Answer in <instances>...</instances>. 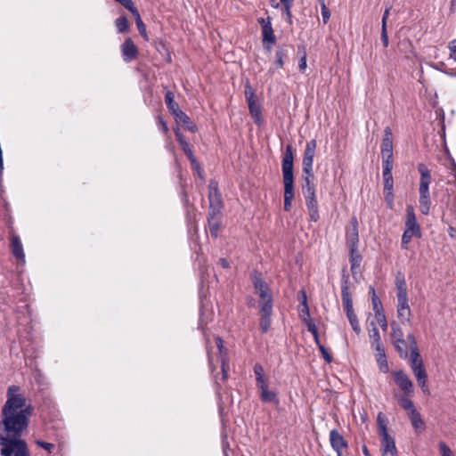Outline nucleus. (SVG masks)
Masks as SVG:
<instances>
[{
  "instance_id": "nucleus-1",
  "label": "nucleus",
  "mask_w": 456,
  "mask_h": 456,
  "mask_svg": "<svg viewBox=\"0 0 456 456\" xmlns=\"http://www.w3.org/2000/svg\"><path fill=\"white\" fill-rule=\"evenodd\" d=\"M17 386H11L7 390V400L2 409L0 428H28L33 408L26 403V398L20 394Z\"/></svg>"
},
{
  "instance_id": "nucleus-2",
  "label": "nucleus",
  "mask_w": 456,
  "mask_h": 456,
  "mask_svg": "<svg viewBox=\"0 0 456 456\" xmlns=\"http://www.w3.org/2000/svg\"><path fill=\"white\" fill-rule=\"evenodd\" d=\"M0 435V456H31L28 446L20 436L23 429H4Z\"/></svg>"
},
{
  "instance_id": "nucleus-3",
  "label": "nucleus",
  "mask_w": 456,
  "mask_h": 456,
  "mask_svg": "<svg viewBox=\"0 0 456 456\" xmlns=\"http://www.w3.org/2000/svg\"><path fill=\"white\" fill-rule=\"evenodd\" d=\"M293 147L288 144L282 155L281 170L284 184V210L289 211L294 199Z\"/></svg>"
},
{
  "instance_id": "nucleus-4",
  "label": "nucleus",
  "mask_w": 456,
  "mask_h": 456,
  "mask_svg": "<svg viewBox=\"0 0 456 456\" xmlns=\"http://www.w3.org/2000/svg\"><path fill=\"white\" fill-rule=\"evenodd\" d=\"M417 169L420 175L419 186V211L421 214L428 216L431 207L429 185L432 182V175L430 170L423 162L418 164Z\"/></svg>"
},
{
  "instance_id": "nucleus-5",
  "label": "nucleus",
  "mask_w": 456,
  "mask_h": 456,
  "mask_svg": "<svg viewBox=\"0 0 456 456\" xmlns=\"http://www.w3.org/2000/svg\"><path fill=\"white\" fill-rule=\"evenodd\" d=\"M341 298L344 310L353 330L356 334H360L361 327L358 322L357 315L353 308L352 294L350 292V280L349 275L346 273V268L342 270L341 275Z\"/></svg>"
},
{
  "instance_id": "nucleus-6",
  "label": "nucleus",
  "mask_w": 456,
  "mask_h": 456,
  "mask_svg": "<svg viewBox=\"0 0 456 456\" xmlns=\"http://www.w3.org/2000/svg\"><path fill=\"white\" fill-rule=\"evenodd\" d=\"M304 183L302 184V193L305 200V206L309 213V218L312 222H317L320 219L318 201L316 199L315 185L314 183V175L310 176L303 175Z\"/></svg>"
},
{
  "instance_id": "nucleus-7",
  "label": "nucleus",
  "mask_w": 456,
  "mask_h": 456,
  "mask_svg": "<svg viewBox=\"0 0 456 456\" xmlns=\"http://www.w3.org/2000/svg\"><path fill=\"white\" fill-rule=\"evenodd\" d=\"M413 236L420 238L421 229L417 222L413 207L411 205H408L406 207L405 229L402 235L401 241V248L403 249L406 250L409 248L408 245L411 242Z\"/></svg>"
},
{
  "instance_id": "nucleus-8",
  "label": "nucleus",
  "mask_w": 456,
  "mask_h": 456,
  "mask_svg": "<svg viewBox=\"0 0 456 456\" xmlns=\"http://www.w3.org/2000/svg\"><path fill=\"white\" fill-rule=\"evenodd\" d=\"M245 98L248 106L249 113L254 122L260 126L263 124L264 119L262 116L261 105L257 102V98L255 94L254 88L249 82L245 84Z\"/></svg>"
},
{
  "instance_id": "nucleus-9",
  "label": "nucleus",
  "mask_w": 456,
  "mask_h": 456,
  "mask_svg": "<svg viewBox=\"0 0 456 456\" xmlns=\"http://www.w3.org/2000/svg\"><path fill=\"white\" fill-rule=\"evenodd\" d=\"M316 140L313 139L306 142L302 160L303 175L314 176L313 165L316 150Z\"/></svg>"
},
{
  "instance_id": "nucleus-10",
  "label": "nucleus",
  "mask_w": 456,
  "mask_h": 456,
  "mask_svg": "<svg viewBox=\"0 0 456 456\" xmlns=\"http://www.w3.org/2000/svg\"><path fill=\"white\" fill-rule=\"evenodd\" d=\"M382 162H394L392 130L389 126L384 129V137L381 144Z\"/></svg>"
},
{
  "instance_id": "nucleus-11",
  "label": "nucleus",
  "mask_w": 456,
  "mask_h": 456,
  "mask_svg": "<svg viewBox=\"0 0 456 456\" xmlns=\"http://www.w3.org/2000/svg\"><path fill=\"white\" fill-rule=\"evenodd\" d=\"M250 278L255 289L258 292L260 299H265V297L272 296L270 288L263 279L262 273L259 271L254 270L250 274Z\"/></svg>"
},
{
  "instance_id": "nucleus-12",
  "label": "nucleus",
  "mask_w": 456,
  "mask_h": 456,
  "mask_svg": "<svg viewBox=\"0 0 456 456\" xmlns=\"http://www.w3.org/2000/svg\"><path fill=\"white\" fill-rule=\"evenodd\" d=\"M381 437L382 456H397L395 439L388 435V429H379Z\"/></svg>"
},
{
  "instance_id": "nucleus-13",
  "label": "nucleus",
  "mask_w": 456,
  "mask_h": 456,
  "mask_svg": "<svg viewBox=\"0 0 456 456\" xmlns=\"http://www.w3.org/2000/svg\"><path fill=\"white\" fill-rule=\"evenodd\" d=\"M175 137L177 142H179V145L182 149V151L184 152L188 159L190 160L192 167L200 170V167L193 154V151L189 144V142L186 141L185 137L183 135V134L180 132V130L177 128L175 130Z\"/></svg>"
},
{
  "instance_id": "nucleus-14",
  "label": "nucleus",
  "mask_w": 456,
  "mask_h": 456,
  "mask_svg": "<svg viewBox=\"0 0 456 456\" xmlns=\"http://www.w3.org/2000/svg\"><path fill=\"white\" fill-rule=\"evenodd\" d=\"M393 378L395 383L400 387V389L406 395H409L412 393L413 384L409 377L404 373L403 370L393 371Z\"/></svg>"
},
{
  "instance_id": "nucleus-15",
  "label": "nucleus",
  "mask_w": 456,
  "mask_h": 456,
  "mask_svg": "<svg viewBox=\"0 0 456 456\" xmlns=\"http://www.w3.org/2000/svg\"><path fill=\"white\" fill-rule=\"evenodd\" d=\"M123 61L126 63L135 60L138 56L139 51L131 37L125 39L120 46Z\"/></svg>"
},
{
  "instance_id": "nucleus-16",
  "label": "nucleus",
  "mask_w": 456,
  "mask_h": 456,
  "mask_svg": "<svg viewBox=\"0 0 456 456\" xmlns=\"http://www.w3.org/2000/svg\"><path fill=\"white\" fill-rule=\"evenodd\" d=\"M208 200L209 206L223 207L222 195L215 180H210L208 183Z\"/></svg>"
},
{
  "instance_id": "nucleus-17",
  "label": "nucleus",
  "mask_w": 456,
  "mask_h": 456,
  "mask_svg": "<svg viewBox=\"0 0 456 456\" xmlns=\"http://www.w3.org/2000/svg\"><path fill=\"white\" fill-rule=\"evenodd\" d=\"M330 441L332 448L337 452L338 456H342V450L347 447V443L343 436L338 433V429H331Z\"/></svg>"
},
{
  "instance_id": "nucleus-18",
  "label": "nucleus",
  "mask_w": 456,
  "mask_h": 456,
  "mask_svg": "<svg viewBox=\"0 0 456 456\" xmlns=\"http://www.w3.org/2000/svg\"><path fill=\"white\" fill-rule=\"evenodd\" d=\"M397 302V317L399 318L401 323H410L411 312L408 303V298L398 299Z\"/></svg>"
},
{
  "instance_id": "nucleus-19",
  "label": "nucleus",
  "mask_w": 456,
  "mask_h": 456,
  "mask_svg": "<svg viewBox=\"0 0 456 456\" xmlns=\"http://www.w3.org/2000/svg\"><path fill=\"white\" fill-rule=\"evenodd\" d=\"M216 344L218 348V351L220 354V358H221V369H222V373H223L222 379H223V380H226L228 378L229 364L227 362V353L224 350V340L220 337H217L216 338Z\"/></svg>"
},
{
  "instance_id": "nucleus-20",
  "label": "nucleus",
  "mask_w": 456,
  "mask_h": 456,
  "mask_svg": "<svg viewBox=\"0 0 456 456\" xmlns=\"http://www.w3.org/2000/svg\"><path fill=\"white\" fill-rule=\"evenodd\" d=\"M373 348L376 351L375 357L380 371L383 373H387L389 371V366L382 344H377V346Z\"/></svg>"
},
{
  "instance_id": "nucleus-21",
  "label": "nucleus",
  "mask_w": 456,
  "mask_h": 456,
  "mask_svg": "<svg viewBox=\"0 0 456 456\" xmlns=\"http://www.w3.org/2000/svg\"><path fill=\"white\" fill-rule=\"evenodd\" d=\"M11 250L12 255L19 260L25 259V254L23 250V246L19 235L15 233L11 234Z\"/></svg>"
},
{
  "instance_id": "nucleus-22",
  "label": "nucleus",
  "mask_w": 456,
  "mask_h": 456,
  "mask_svg": "<svg viewBox=\"0 0 456 456\" xmlns=\"http://www.w3.org/2000/svg\"><path fill=\"white\" fill-rule=\"evenodd\" d=\"M393 165L394 162H382V167H383V183H384V189L386 190H393L394 188V179L392 175L393 170Z\"/></svg>"
},
{
  "instance_id": "nucleus-23",
  "label": "nucleus",
  "mask_w": 456,
  "mask_h": 456,
  "mask_svg": "<svg viewBox=\"0 0 456 456\" xmlns=\"http://www.w3.org/2000/svg\"><path fill=\"white\" fill-rule=\"evenodd\" d=\"M257 388L260 391V399L264 403H272L279 404L280 401L276 392L268 389V383L263 384V387L258 386Z\"/></svg>"
},
{
  "instance_id": "nucleus-24",
  "label": "nucleus",
  "mask_w": 456,
  "mask_h": 456,
  "mask_svg": "<svg viewBox=\"0 0 456 456\" xmlns=\"http://www.w3.org/2000/svg\"><path fill=\"white\" fill-rule=\"evenodd\" d=\"M412 372L415 375L418 384L420 387L423 393L428 394L429 389H428V386L427 384L428 374L425 370V367L424 366L423 367L417 366V368H414Z\"/></svg>"
},
{
  "instance_id": "nucleus-25",
  "label": "nucleus",
  "mask_w": 456,
  "mask_h": 456,
  "mask_svg": "<svg viewBox=\"0 0 456 456\" xmlns=\"http://www.w3.org/2000/svg\"><path fill=\"white\" fill-rule=\"evenodd\" d=\"M362 256L358 251V248H350L349 249V262L351 265V272L353 276L357 273V269L361 265Z\"/></svg>"
},
{
  "instance_id": "nucleus-26",
  "label": "nucleus",
  "mask_w": 456,
  "mask_h": 456,
  "mask_svg": "<svg viewBox=\"0 0 456 456\" xmlns=\"http://www.w3.org/2000/svg\"><path fill=\"white\" fill-rule=\"evenodd\" d=\"M175 119L177 122L183 124L184 126V127L191 132V133H196L198 128H197V126L191 120V118L188 117V115L183 112V110L182 111H178L176 113V115L175 116Z\"/></svg>"
},
{
  "instance_id": "nucleus-27",
  "label": "nucleus",
  "mask_w": 456,
  "mask_h": 456,
  "mask_svg": "<svg viewBox=\"0 0 456 456\" xmlns=\"http://www.w3.org/2000/svg\"><path fill=\"white\" fill-rule=\"evenodd\" d=\"M130 12L135 19L136 27L138 28L140 35L143 37L144 40L148 41L149 37L147 34L146 26L141 18L138 9L135 7L132 11H130Z\"/></svg>"
},
{
  "instance_id": "nucleus-28",
  "label": "nucleus",
  "mask_w": 456,
  "mask_h": 456,
  "mask_svg": "<svg viewBox=\"0 0 456 456\" xmlns=\"http://www.w3.org/2000/svg\"><path fill=\"white\" fill-rule=\"evenodd\" d=\"M262 37L264 44L270 43L274 45L276 43V37L273 33L271 21H267L266 24L264 25V28H262Z\"/></svg>"
},
{
  "instance_id": "nucleus-29",
  "label": "nucleus",
  "mask_w": 456,
  "mask_h": 456,
  "mask_svg": "<svg viewBox=\"0 0 456 456\" xmlns=\"http://www.w3.org/2000/svg\"><path fill=\"white\" fill-rule=\"evenodd\" d=\"M396 352L402 359H407L409 356V347L406 340L403 338L397 339L392 342Z\"/></svg>"
},
{
  "instance_id": "nucleus-30",
  "label": "nucleus",
  "mask_w": 456,
  "mask_h": 456,
  "mask_svg": "<svg viewBox=\"0 0 456 456\" xmlns=\"http://www.w3.org/2000/svg\"><path fill=\"white\" fill-rule=\"evenodd\" d=\"M302 293V308L299 311V317L302 320L304 323H306L307 322L313 321L310 315V310L307 305V299L306 295L304 290L301 291Z\"/></svg>"
},
{
  "instance_id": "nucleus-31",
  "label": "nucleus",
  "mask_w": 456,
  "mask_h": 456,
  "mask_svg": "<svg viewBox=\"0 0 456 456\" xmlns=\"http://www.w3.org/2000/svg\"><path fill=\"white\" fill-rule=\"evenodd\" d=\"M165 102H166V105H167L168 110L174 116H175L178 111H182L179 109L178 103L175 102V95L171 91H168L166 93Z\"/></svg>"
},
{
  "instance_id": "nucleus-32",
  "label": "nucleus",
  "mask_w": 456,
  "mask_h": 456,
  "mask_svg": "<svg viewBox=\"0 0 456 456\" xmlns=\"http://www.w3.org/2000/svg\"><path fill=\"white\" fill-rule=\"evenodd\" d=\"M346 246L348 249L358 248L359 233L358 229H351L346 235Z\"/></svg>"
},
{
  "instance_id": "nucleus-33",
  "label": "nucleus",
  "mask_w": 456,
  "mask_h": 456,
  "mask_svg": "<svg viewBox=\"0 0 456 456\" xmlns=\"http://www.w3.org/2000/svg\"><path fill=\"white\" fill-rule=\"evenodd\" d=\"M288 57L287 46L280 47L275 53L274 65L277 69H281L284 66L285 60Z\"/></svg>"
},
{
  "instance_id": "nucleus-34",
  "label": "nucleus",
  "mask_w": 456,
  "mask_h": 456,
  "mask_svg": "<svg viewBox=\"0 0 456 456\" xmlns=\"http://www.w3.org/2000/svg\"><path fill=\"white\" fill-rule=\"evenodd\" d=\"M260 313L261 315L272 316L273 313V297L260 299Z\"/></svg>"
},
{
  "instance_id": "nucleus-35",
  "label": "nucleus",
  "mask_w": 456,
  "mask_h": 456,
  "mask_svg": "<svg viewBox=\"0 0 456 456\" xmlns=\"http://www.w3.org/2000/svg\"><path fill=\"white\" fill-rule=\"evenodd\" d=\"M395 286H396V289H397V293H396L397 300L398 299H407L408 295H407V285H406L405 280L403 278H401V279L397 278Z\"/></svg>"
},
{
  "instance_id": "nucleus-36",
  "label": "nucleus",
  "mask_w": 456,
  "mask_h": 456,
  "mask_svg": "<svg viewBox=\"0 0 456 456\" xmlns=\"http://www.w3.org/2000/svg\"><path fill=\"white\" fill-rule=\"evenodd\" d=\"M254 373L256 376V387H263V384L267 383V379L265 376V370L260 363H256L254 365Z\"/></svg>"
},
{
  "instance_id": "nucleus-37",
  "label": "nucleus",
  "mask_w": 456,
  "mask_h": 456,
  "mask_svg": "<svg viewBox=\"0 0 456 456\" xmlns=\"http://www.w3.org/2000/svg\"><path fill=\"white\" fill-rule=\"evenodd\" d=\"M390 326L392 342L404 338L403 331L399 323L396 322H392Z\"/></svg>"
},
{
  "instance_id": "nucleus-38",
  "label": "nucleus",
  "mask_w": 456,
  "mask_h": 456,
  "mask_svg": "<svg viewBox=\"0 0 456 456\" xmlns=\"http://www.w3.org/2000/svg\"><path fill=\"white\" fill-rule=\"evenodd\" d=\"M115 26L118 33H126L128 30V20L126 16H120L115 20Z\"/></svg>"
},
{
  "instance_id": "nucleus-39",
  "label": "nucleus",
  "mask_w": 456,
  "mask_h": 456,
  "mask_svg": "<svg viewBox=\"0 0 456 456\" xmlns=\"http://www.w3.org/2000/svg\"><path fill=\"white\" fill-rule=\"evenodd\" d=\"M411 368L413 370L417 366L423 367V360L420 357L419 351H413L410 354Z\"/></svg>"
},
{
  "instance_id": "nucleus-40",
  "label": "nucleus",
  "mask_w": 456,
  "mask_h": 456,
  "mask_svg": "<svg viewBox=\"0 0 456 456\" xmlns=\"http://www.w3.org/2000/svg\"><path fill=\"white\" fill-rule=\"evenodd\" d=\"M370 325L372 326V329H371L370 334V337L371 339V346H372V347H376L377 344H382L381 339H380V334H379V331L378 328L376 327V323L374 322H371Z\"/></svg>"
},
{
  "instance_id": "nucleus-41",
  "label": "nucleus",
  "mask_w": 456,
  "mask_h": 456,
  "mask_svg": "<svg viewBox=\"0 0 456 456\" xmlns=\"http://www.w3.org/2000/svg\"><path fill=\"white\" fill-rule=\"evenodd\" d=\"M208 227H209V232L212 237L216 239L218 237L219 230H220V220H208Z\"/></svg>"
},
{
  "instance_id": "nucleus-42",
  "label": "nucleus",
  "mask_w": 456,
  "mask_h": 456,
  "mask_svg": "<svg viewBox=\"0 0 456 456\" xmlns=\"http://www.w3.org/2000/svg\"><path fill=\"white\" fill-rule=\"evenodd\" d=\"M223 207L209 206L208 220H220Z\"/></svg>"
},
{
  "instance_id": "nucleus-43",
  "label": "nucleus",
  "mask_w": 456,
  "mask_h": 456,
  "mask_svg": "<svg viewBox=\"0 0 456 456\" xmlns=\"http://www.w3.org/2000/svg\"><path fill=\"white\" fill-rule=\"evenodd\" d=\"M271 316L261 315L259 326L263 333H266L271 326Z\"/></svg>"
},
{
  "instance_id": "nucleus-44",
  "label": "nucleus",
  "mask_w": 456,
  "mask_h": 456,
  "mask_svg": "<svg viewBox=\"0 0 456 456\" xmlns=\"http://www.w3.org/2000/svg\"><path fill=\"white\" fill-rule=\"evenodd\" d=\"M372 309L375 314L379 313H384L382 303L378 296L371 297Z\"/></svg>"
},
{
  "instance_id": "nucleus-45",
  "label": "nucleus",
  "mask_w": 456,
  "mask_h": 456,
  "mask_svg": "<svg viewBox=\"0 0 456 456\" xmlns=\"http://www.w3.org/2000/svg\"><path fill=\"white\" fill-rule=\"evenodd\" d=\"M375 318L377 322L379 323L380 328L383 330H387V321L385 313H379L378 314H375Z\"/></svg>"
},
{
  "instance_id": "nucleus-46",
  "label": "nucleus",
  "mask_w": 456,
  "mask_h": 456,
  "mask_svg": "<svg viewBox=\"0 0 456 456\" xmlns=\"http://www.w3.org/2000/svg\"><path fill=\"white\" fill-rule=\"evenodd\" d=\"M438 447L442 456H453L452 451L444 442H440Z\"/></svg>"
},
{
  "instance_id": "nucleus-47",
  "label": "nucleus",
  "mask_w": 456,
  "mask_h": 456,
  "mask_svg": "<svg viewBox=\"0 0 456 456\" xmlns=\"http://www.w3.org/2000/svg\"><path fill=\"white\" fill-rule=\"evenodd\" d=\"M411 420L413 428H419V426L422 424L420 415L416 410L411 412Z\"/></svg>"
},
{
  "instance_id": "nucleus-48",
  "label": "nucleus",
  "mask_w": 456,
  "mask_h": 456,
  "mask_svg": "<svg viewBox=\"0 0 456 456\" xmlns=\"http://www.w3.org/2000/svg\"><path fill=\"white\" fill-rule=\"evenodd\" d=\"M407 340L409 342V348L411 352L419 351L418 344L413 334L410 333L407 335Z\"/></svg>"
},
{
  "instance_id": "nucleus-49",
  "label": "nucleus",
  "mask_w": 456,
  "mask_h": 456,
  "mask_svg": "<svg viewBox=\"0 0 456 456\" xmlns=\"http://www.w3.org/2000/svg\"><path fill=\"white\" fill-rule=\"evenodd\" d=\"M321 352L323 359L326 362L330 363L333 360L332 355L328 352L327 348L323 345H320V347L318 348Z\"/></svg>"
},
{
  "instance_id": "nucleus-50",
  "label": "nucleus",
  "mask_w": 456,
  "mask_h": 456,
  "mask_svg": "<svg viewBox=\"0 0 456 456\" xmlns=\"http://www.w3.org/2000/svg\"><path fill=\"white\" fill-rule=\"evenodd\" d=\"M384 197L385 200L387 203V206L391 208L394 204V192L393 190H386L384 189Z\"/></svg>"
},
{
  "instance_id": "nucleus-51",
  "label": "nucleus",
  "mask_w": 456,
  "mask_h": 456,
  "mask_svg": "<svg viewBox=\"0 0 456 456\" xmlns=\"http://www.w3.org/2000/svg\"><path fill=\"white\" fill-rule=\"evenodd\" d=\"M157 125L163 134H166L168 133L167 123L164 120V118L161 116H158Z\"/></svg>"
},
{
  "instance_id": "nucleus-52",
  "label": "nucleus",
  "mask_w": 456,
  "mask_h": 456,
  "mask_svg": "<svg viewBox=\"0 0 456 456\" xmlns=\"http://www.w3.org/2000/svg\"><path fill=\"white\" fill-rule=\"evenodd\" d=\"M36 443H37V445H39L40 447L44 448L45 451H47L50 453L55 448V445L53 444H52V443H47V442H45V441H42V440H37Z\"/></svg>"
},
{
  "instance_id": "nucleus-53",
  "label": "nucleus",
  "mask_w": 456,
  "mask_h": 456,
  "mask_svg": "<svg viewBox=\"0 0 456 456\" xmlns=\"http://www.w3.org/2000/svg\"><path fill=\"white\" fill-rule=\"evenodd\" d=\"M401 405L406 409L409 410L411 412L413 411L415 409L414 404L412 401L409 398H402L401 399Z\"/></svg>"
},
{
  "instance_id": "nucleus-54",
  "label": "nucleus",
  "mask_w": 456,
  "mask_h": 456,
  "mask_svg": "<svg viewBox=\"0 0 456 456\" xmlns=\"http://www.w3.org/2000/svg\"><path fill=\"white\" fill-rule=\"evenodd\" d=\"M115 2L120 4L129 12L135 8L134 4L132 0H114Z\"/></svg>"
},
{
  "instance_id": "nucleus-55",
  "label": "nucleus",
  "mask_w": 456,
  "mask_h": 456,
  "mask_svg": "<svg viewBox=\"0 0 456 456\" xmlns=\"http://www.w3.org/2000/svg\"><path fill=\"white\" fill-rule=\"evenodd\" d=\"M381 42L384 47H387L389 44L387 30L386 27H381Z\"/></svg>"
},
{
  "instance_id": "nucleus-56",
  "label": "nucleus",
  "mask_w": 456,
  "mask_h": 456,
  "mask_svg": "<svg viewBox=\"0 0 456 456\" xmlns=\"http://www.w3.org/2000/svg\"><path fill=\"white\" fill-rule=\"evenodd\" d=\"M321 12L322 16V21L327 24L330 19V12L327 6L321 7Z\"/></svg>"
},
{
  "instance_id": "nucleus-57",
  "label": "nucleus",
  "mask_w": 456,
  "mask_h": 456,
  "mask_svg": "<svg viewBox=\"0 0 456 456\" xmlns=\"http://www.w3.org/2000/svg\"><path fill=\"white\" fill-rule=\"evenodd\" d=\"M391 9H392V6L390 4H387L384 11L383 16H382L381 27L387 28V19H388Z\"/></svg>"
},
{
  "instance_id": "nucleus-58",
  "label": "nucleus",
  "mask_w": 456,
  "mask_h": 456,
  "mask_svg": "<svg viewBox=\"0 0 456 456\" xmlns=\"http://www.w3.org/2000/svg\"><path fill=\"white\" fill-rule=\"evenodd\" d=\"M307 327V330L313 335V336H315L318 333V330H317V327L315 325V323L311 321V322H307L306 323H305Z\"/></svg>"
},
{
  "instance_id": "nucleus-59",
  "label": "nucleus",
  "mask_w": 456,
  "mask_h": 456,
  "mask_svg": "<svg viewBox=\"0 0 456 456\" xmlns=\"http://www.w3.org/2000/svg\"><path fill=\"white\" fill-rule=\"evenodd\" d=\"M306 54L304 53L298 61V69L302 73H304L306 69Z\"/></svg>"
},
{
  "instance_id": "nucleus-60",
  "label": "nucleus",
  "mask_w": 456,
  "mask_h": 456,
  "mask_svg": "<svg viewBox=\"0 0 456 456\" xmlns=\"http://www.w3.org/2000/svg\"><path fill=\"white\" fill-rule=\"evenodd\" d=\"M291 7H284L283 15L285 16V19L287 22L291 25L292 24V13L290 11Z\"/></svg>"
},
{
  "instance_id": "nucleus-61",
  "label": "nucleus",
  "mask_w": 456,
  "mask_h": 456,
  "mask_svg": "<svg viewBox=\"0 0 456 456\" xmlns=\"http://www.w3.org/2000/svg\"><path fill=\"white\" fill-rule=\"evenodd\" d=\"M222 438H223V451H224V456H228L227 450L229 449V444L226 442L227 434H223Z\"/></svg>"
},
{
  "instance_id": "nucleus-62",
  "label": "nucleus",
  "mask_w": 456,
  "mask_h": 456,
  "mask_svg": "<svg viewBox=\"0 0 456 456\" xmlns=\"http://www.w3.org/2000/svg\"><path fill=\"white\" fill-rule=\"evenodd\" d=\"M218 265H219L220 266H222L223 268H224V269H227V268H229V267H230V264H229V262L227 261V259L223 258V257H222V258H219V260H218Z\"/></svg>"
},
{
  "instance_id": "nucleus-63",
  "label": "nucleus",
  "mask_w": 456,
  "mask_h": 456,
  "mask_svg": "<svg viewBox=\"0 0 456 456\" xmlns=\"http://www.w3.org/2000/svg\"><path fill=\"white\" fill-rule=\"evenodd\" d=\"M385 417L382 415V413H379L378 415V428H387L386 424L384 423Z\"/></svg>"
},
{
  "instance_id": "nucleus-64",
  "label": "nucleus",
  "mask_w": 456,
  "mask_h": 456,
  "mask_svg": "<svg viewBox=\"0 0 456 456\" xmlns=\"http://www.w3.org/2000/svg\"><path fill=\"white\" fill-rule=\"evenodd\" d=\"M283 7H292L294 0H280Z\"/></svg>"
}]
</instances>
